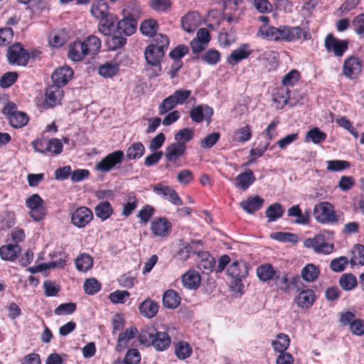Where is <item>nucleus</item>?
<instances>
[{
  "label": "nucleus",
  "mask_w": 364,
  "mask_h": 364,
  "mask_svg": "<svg viewBox=\"0 0 364 364\" xmlns=\"http://www.w3.org/2000/svg\"><path fill=\"white\" fill-rule=\"evenodd\" d=\"M139 341L144 345L153 346L158 351L166 350L171 343V337L166 332L158 331L153 325L141 328Z\"/></svg>",
  "instance_id": "f257e3e1"
},
{
  "label": "nucleus",
  "mask_w": 364,
  "mask_h": 364,
  "mask_svg": "<svg viewBox=\"0 0 364 364\" xmlns=\"http://www.w3.org/2000/svg\"><path fill=\"white\" fill-rule=\"evenodd\" d=\"M313 215L316 220L322 224H333L338 220L334 206L328 202H320L316 204Z\"/></svg>",
  "instance_id": "f03ea898"
},
{
  "label": "nucleus",
  "mask_w": 364,
  "mask_h": 364,
  "mask_svg": "<svg viewBox=\"0 0 364 364\" xmlns=\"http://www.w3.org/2000/svg\"><path fill=\"white\" fill-rule=\"evenodd\" d=\"M6 59L10 65L26 66L30 60V54L21 43H14L7 48Z\"/></svg>",
  "instance_id": "7ed1b4c3"
},
{
  "label": "nucleus",
  "mask_w": 364,
  "mask_h": 364,
  "mask_svg": "<svg viewBox=\"0 0 364 364\" xmlns=\"http://www.w3.org/2000/svg\"><path fill=\"white\" fill-rule=\"evenodd\" d=\"M124 159V154L121 150L114 151L102 159L95 165L97 171L107 173L119 166Z\"/></svg>",
  "instance_id": "20e7f679"
},
{
  "label": "nucleus",
  "mask_w": 364,
  "mask_h": 364,
  "mask_svg": "<svg viewBox=\"0 0 364 364\" xmlns=\"http://www.w3.org/2000/svg\"><path fill=\"white\" fill-rule=\"evenodd\" d=\"M348 39H338L333 33H328L324 40V47L328 53L332 52L336 57H342L348 49Z\"/></svg>",
  "instance_id": "39448f33"
},
{
  "label": "nucleus",
  "mask_w": 364,
  "mask_h": 364,
  "mask_svg": "<svg viewBox=\"0 0 364 364\" xmlns=\"http://www.w3.org/2000/svg\"><path fill=\"white\" fill-rule=\"evenodd\" d=\"M363 60L355 55L348 57L343 62L342 73L348 79L354 80L362 73Z\"/></svg>",
  "instance_id": "423d86ee"
},
{
  "label": "nucleus",
  "mask_w": 364,
  "mask_h": 364,
  "mask_svg": "<svg viewBox=\"0 0 364 364\" xmlns=\"http://www.w3.org/2000/svg\"><path fill=\"white\" fill-rule=\"evenodd\" d=\"M63 95V89L59 85L53 84L49 85L45 90L43 107L45 109H50L60 105Z\"/></svg>",
  "instance_id": "0eeeda50"
},
{
  "label": "nucleus",
  "mask_w": 364,
  "mask_h": 364,
  "mask_svg": "<svg viewBox=\"0 0 364 364\" xmlns=\"http://www.w3.org/2000/svg\"><path fill=\"white\" fill-rule=\"evenodd\" d=\"M92 211L85 206L77 208L71 215L72 224L78 228H85L92 220Z\"/></svg>",
  "instance_id": "6e6552de"
},
{
  "label": "nucleus",
  "mask_w": 364,
  "mask_h": 364,
  "mask_svg": "<svg viewBox=\"0 0 364 364\" xmlns=\"http://www.w3.org/2000/svg\"><path fill=\"white\" fill-rule=\"evenodd\" d=\"M287 25L279 27L267 26L261 28L262 38L276 42L287 43Z\"/></svg>",
  "instance_id": "1a4fd4ad"
},
{
  "label": "nucleus",
  "mask_w": 364,
  "mask_h": 364,
  "mask_svg": "<svg viewBox=\"0 0 364 364\" xmlns=\"http://www.w3.org/2000/svg\"><path fill=\"white\" fill-rule=\"evenodd\" d=\"M171 223L164 217L154 218L151 223V230L154 236L165 237L171 230Z\"/></svg>",
  "instance_id": "9d476101"
},
{
  "label": "nucleus",
  "mask_w": 364,
  "mask_h": 364,
  "mask_svg": "<svg viewBox=\"0 0 364 364\" xmlns=\"http://www.w3.org/2000/svg\"><path fill=\"white\" fill-rule=\"evenodd\" d=\"M74 72L67 65L59 67L52 74L51 79L53 85L63 87L73 78Z\"/></svg>",
  "instance_id": "9b49d317"
},
{
  "label": "nucleus",
  "mask_w": 364,
  "mask_h": 364,
  "mask_svg": "<svg viewBox=\"0 0 364 364\" xmlns=\"http://www.w3.org/2000/svg\"><path fill=\"white\" fill-rule=\"evenodd\" d=\"M154 192L166 199L176 205H183V200L176 191L168 186L158 183L154 187Z\"/></svg>",
  "instance_id": "f8f14e48"
},
{
  "label": "nucleus",
  "mask_w": 364,
  "mask_h": 364,
  "mask_svg": "<svg viewBox=\"0 0 364 364\" xmlns=\"http://www.w3.org/2000/svg\"><path fill=\"white\" fill-rule=\"evenodd\" d=\"M201 16L198 11H189L181 19L182 28L187 33H193L200 24Z\"/></svg>",
  "instance_id": "ddd939ff"
},
{
  "label": "nucleus",
  "mask_w": 364,
  "mask_h": 364,
  "mask_svg": "<svg viewBox=\"0 0 364 364\" xmlns=\"http://www.w3.org/2000/svg\"><path fill=\"white\" fill-rule=\"evenodd\" d=\"M305 246L314 249L316 252L323 254H329L333 250V245L326 242L321 235H316L314 238L306 240Z\"/></svg>",
  "instance_id": "4468645a"
},
{
  "label": "nucleus",
  "mask_w": 364,
  "mask_h": 364,
  "mask_svg": "<svg viewBox=\"0 0 364 364\" xmlns=\"http://www.w3.org/2000/svg\"><path fill=\"white\" fill-rule=\"evenodd\" d=\"M252 53V50L250 48V46L247 43L240 45L237 49L233 50L228 57V64L235 66L241 60L247 59Z\"/></svg>",
  "instance_id": "2eb2a0df"
},
{
  "label": "nucleus",
  "mask_w": 364,
  "mask_h": 364,
  "mask_svg": "<svg viewBox=\"0 0 364 364\" xmlns=\"http://www.w3.org/2000/svg\"><path fill=\"white\" fill-rule=\"evenodd\" d=\"M82 41L77 40L68 46V58L73 62L82 61L87 56V50Z\"/></svg>",
  "instance_id": "dca6fc26"
},
{
  "label": "nucleus",
  "mask_w": 364,
  "mask_h": 364,
  "mask_svg": "<svg viewBox=\"0 0 364 364\" xmlns=\"http://www.w3.org/2000/svg\"><path fill=\"white\" fill-rule=\"evenodd\" d=\"M227 272L236 282H241L248 274V266L244 261H235L228 267Z\"/></svg>",
  "instance_id": "f3484780"
},
{
  "label": "nucleus",
  "mask_w": 364,
  "mask_h": 364,
  "mask_svg": "<svg viewBox=\"0 0 364 364\" xmlns=\"http://www.w3.org/2000/svg\"><path fill=\"white\" fill-rule=\"evenodd\" d=\"M213 114V108L207 105H197L193 107L190 111V117L196 123L202 122L205 117L207 119H210Z\"/></svg>",
  "instance_id": "a211bd4d"
},
{
  "label": "nucleus",
  "mask_w": 364,
  "mask_h": 364,
  "mask_svg": "<svg viewBox=\"0 0 364 364\" xmlns=\"http://www.w3.org/2000/svg\"><path fill=\"white\" fill-rule=\"evenodd\" d=\"M287 43L296 42L303 38L308 41L311 36L309 30H305L299 26H290L287 25Z\"/></svg>",
  "instance_id": "6ab92c4d"
},
{
  "label": "nucleus",
  "mask_w": 364,
  "mask_h": 364,
  "mask_svg": "<svg viewBox=\"0 0 364 364\" xmlns=\"http://www.w3.org/2000/svg\"><path fill=\"white\" fill-rule=\"evenodd\" d=\"M315 301V292L309 289L301 290L294 299V301L299 307L306 309L311 307Z\"/></svg>",
  "instance_id": "aec40b11"
},
{
  "label": "nucleus",
  "mask_w": 364,
  "mask_h": 364,
  "mask_svg": "<svg viewBox=\"0 0 364 364\" xmlns=\"http://www.w3.org/2000/svg\"><path fill=\"white\" fill-rule=\"evenodd\" d=\"M262 60L267 73L275 71L279 65V55L276 50L265 51Z\"/></svg>",
  "instance_id": "412c9836"
},
{
  "label": "nucleus",
  "mask_w": 364,
  "mask_h": 364,
  "mask_svg": "<svg viewBox=\"0 0 364 364\" xmlns=\"http://www.w3.org/2000/svg\"><path fill=\"white\" fill-rule=\"evenodd\" d=\"M98 29L105 36H110L116 30L115 23L117 18L115 15L110 14L105 17L99 19Z\"/></svg>",
  "instance_id": "4be33fe9"
},
{
  "label": "nucleus",
  "mask_w": 364,
  "mask_h": 364,
  "mask_svg": "<svg viewBox=\"0 0 364 364\" xmlns=\"http://www.w3.org/2000/svg\"><path fill=\"white\" fill-rule=\"evenodd\" d=\"M290 90L284 86L275 88L272 94V100L277 104L278 109H282L288 104L290 99Z\"/></svg>",
  "instance_id": "5701e85b"
},
{
  "label": "nucleus",
  "mask_w": 364,
  "mask_h": 364,
  "mask_svg": "<svg viewBox=\"0 0 364 364\" xmlns=\"http://www.w3.org/2000/svg\"><path fill=\"white\" fill-rule=\"evenodd\" d=\"M186 144L174 142L166 148L165 156L168 161H175L186 152Z\"/></svg>",
  "instance_id": "b1692460"
},
{
  "label": "nucleus",
  "mask_w": 364,
  "mask_h": 364,
  "mask_svg": "<svg viewBox=\"0 0 364 364\" xmlns=\"http://www.w3.org/2000/svg\"><path fill=\"white\" fill-rule=\"evenodd\" d=\"M221 55L220 53L215 49L211 48L205 51L200 55H197L192 58L193 61L201 60L206 64L210 65H215L220 61Z\"/></svg>",
  "instance_id": "393cba45"
},
{
  "label": "nucleus",
  "mask_w": 364,
  "mask_h": 364,
  "mask_svg": "<svg viewBox=\"0 0 364 364\" xmlns=\"http://www.w3.org/2000/svg\"><path fill=\"white\" fill-rule=\"evenodd\" d=\"M183 286L188 289H196L200 284L201 277L198 272L190 269L181 277Z\"/></svg>",
  "instance_id": "a878e982"
},
{
  "label": "nucleus",
  "mask_w": 364,
  "mask_h": 364,
  "mask_svg": "<svg viewBox=\"0 0 364 364\" xmlns=\"http://www.w3.org/2000/svg\"><path fill=\"white\" fill-rule=\"evenodd\" d=\"M256 181L255 176L251 169H247L238 174L235 178V186L246 191Z\"/></svg>",
  "instance_id": "bb28decb"
},
{
  "label": "nucleus",
  "mask_w": 364,
  "mask_h": 364,
  "mask_svg": "<svg viewBox=\"0 0 364 364\" xmlns=\"http://www.w3.org/2000/svg\"><path fill=\"white\" fill-rule=\"evenodd\" d=\"M21 252V247L18 244H9L0 247V257L4 261H14Z\"/></svg>",
  "instance_id": "cd10ccee"
},
{
  "label": "nucleus",
  "mask_w": 364,
  "mask_h": 364,
  "mask_svg": "<svg viewBox=\"0 0 364 364\" xmlns=\"http://www.w3.org/2000/svg\"><path fill=\"white\" fill-rule=\"evenodd\" d=\"M159 307L157 302L151 299H146L139 304V310L142 316L151 318L158 313Z\"/></svg>",
  "instance_id": "c85d7f7f"
},
{
  "label": "nucleus",
  "mask_w": 364,
  "mask_h": 364,
  "mask_svg": "<svg viewBox=\"0 0 364 364\" xmlns=\"http://www.w3.org/2000/svg\"><path fill=\"white\" fill-rule=\"evenodd\" d=\"M83 46L87 50V55H95L97 54L101 48L102 42L99 37L95 35L88 36L82 41Z\"/></svg>",
  "instance_id": "c756f323"
},
{
  "label": "nucleus",
  "mask_w": 364,
  "mask_h": 364,
  "mask_svg": "<svg viewBox=\"0 0 364 364\" xmlns=\"http://www.w3.org/2000/svg\"><path fill=\"white\" fill-rule=\"evenodd\" d=\"M264 204V199L259 196L250 197L246 200L240 203V206L248 213H254L262 208Z\"/></svg>",
  "instance_id": "7c9ffc66"
},
{
  "label": "nucleus",
  "mask_w": 364,
  "mask_h": 364,
  "mask_svg": "<svg viewBox=\"0 0 364 364\" xmlns=\"http://www.w3.org/2000/svg\"><path fill=\"white\" fill-rule=\"evenodd\" d=\"M256 273L260 281L266 282L274 279L277 271L271 264L265 263L257 267Z\"/></svg>",
  "instance_id": "2f4dec72"
},
{
  "label": "nucleus",
  "mask_w": 364,
  "mask_h": 364,
  "mask_svg": "<svg viewBox=\"0 0 364 364\" xmlns=\"http://www.w3.org/2000/svg\"><path fill=\"white\" fill-rule=\"evenodd\" d=\"M164 56L162 50H157L154 46H148L144 50V57L148 65L160 64Z\"/></svg>",
  "instance_id": "473e14b6"
},
{
  "label": "nucleus",
  "mask_w": 364,
  "mask_h": 364,
  "mask_svg": "<svg viewBox=\"0 0 364 364\" xmlns=\"http://www.w3.org/2000/svg\"><path fill=\"white\" fill-rule=\"evenodd\" d=\"M90 12L97 19L105 17L110 14L109 5L105 0H95L91 6Z\"/></svg>",
  "instance_id": "72a5a7b5"
},
{
  "label": "nucleus",
  "mask_w": 364,
  "mask_h": 364,
  "mask_svg": "<svg viewBox=\"0 0 364 364\" xmlns=\"http://www.w3.org/2000/svg\"><path fill=\"white\" fill-rule=\"evenodd\" d=\"M202 259L198 262V267L203 271V273H210L215 267V259L210 257L208 252H201L199 255Z\"/></svg>",
  "instance_id": "f704fd0d"
},
{
  "label": "nucleus",
  "mask_w": 364,
  "mask_h": 364,
  "mask_svg": "<svg viewBox=\"0 0 364 364\" xmlns=\"http://www.w3.org/2000/svg\"><path fill=\"white\" fill-rule=\"evenodd\" d=\"M75 264L78 271L86 272L92 267L93 259L90 255L82 253L76 257Z\"/></svg>",
  "instance_id": "c9c22d12"
},
{
  "label": "nucleus",
  "mask_w": 364,
  "mask_h": 364,
  "mask_svg": "<svg viewBox=\"0 0 364 364\" xmlns=\"http://www.w3.org/2000/svg\"><path fill=\"white\" fill-rule=\"evenodd\" d=\"M158 21L154 18L144 20L140 25V31L143 35L148 37H153L156 35L159 29Z\"/></svg>",
  "instance_id": "e433bc0d"
},
{
  "label": "nucleus",
  "mask_w": 364,
  "mask_h": 364,
  "mask_svg": "<svg viewBox=\"0 0 364 364\" xmlns=\"http://www.w3.org/2000/svg\"><path fill=\"white\" fill-rule=\"evenodd\" d=\"M113 212L114 210L112 206L108 201L100 202L95 208L96 216L100 218L102 221L108 219L113 214Z\"/></svg>",
  "instance_id": "4c0bfd02"
},
{
  "label": "nucleus",
  "mask_w": 364,
  "mask_h": 364,
  "mask_svg": "<svg viewBox=\"0 0 364 364\" xmlns=\"http://www.w3.org/2000/svg\"><path fill=\"white\" fill-rule=\"evenodd\" d=\"M145 153V147L140 142H134L127 149L126 156L128 160H136L142 157Z\"/></svg>",
  "instance_id": "58836bf2"
},
{
  "label": "nucleus",
  "mask_w": 364,
  "mask_h": 364,
  "mask_svg": "<svg viewBox=\"0 0 364 364\" xmlns=\"http://www.w3.org/2000/svg\"><path fill=\"white\" fill-rule=\"evenodd\" d=\"M162 301L165 307L175 309L179 305L181 298L176 291L168 289L164 292Z\"/></svg>",
  "instance_id": "ea45409f"
},
{
  "label": "nucleus",
  "mask_w": 364,
  "mask_h": 364,
  "mask_svg": "<svg viewBox=\"0 0 364 364\" xmlns=\"http://www.w3.org/2000/svg\"><path fill=\"white\" fill-rule=\"evenodd\" d=\"M69 34L65 29H62L50 34L49 37V43L54 48H60L68 41Z\"/></svg>",
  "instance_id": "a19ab883"
},
{
  "label": "nucleus",
  "mask_w": 364,
  "mask_h": 364,
  "mask_svg": "<svg viewBox=\"0 0 364 364\" xmlns=\"http://www.w3.org/2000/svg\"><path fill=\"white\" fill-rule=\"evenodd\" d=\"M290 339L287 334L280 333L277 334L275 340L272 341V346L274 350L278 353H284L289 348Z\"/></svg>",
  "instance_id": "79ce46f5"
},
{
  "label": "nucleus",
  "mask_w": 364,
  "mask_h": 364,
  "mask_svg": "<svg viewBox=\"0 0 364 364\" xmlns=\"http://www.w3.org/2000/svg\"><path fill=\"white\" fill-rule=\"evenodd\" d=\"M8 119L11 127L18 129L28 124L29 117L26 113L18 111L15 114L9 117Z\"/></svg>",
  "instance_id": "37998d69"
},
{
  "label": "nucleus",
  "mask_w": 364,
  "mask_h": 364,
  "mask_svg": "<svg viewBox=\"0 0 364 364\" xmlns=\"http://www.w3.org/2000/svg\"><path fill=\"white\" fill-rule=\"evenodd\" d=\"M136 31V26L129 19L117 21L115 32L119 35L131 36Z\"/></svg>",
  "instance_id": "c03bdc74"
},
{
  "label": "nucleus",
  "mask_w": 364,
  "mask_h": 364,
  "mask_svg": "<svg viewBox=\"0 0 364 364\" xmlns=\"http://www.w3.org/2000/svg\"><path fill=\"white\" fill-rule=\"evenodd\" d=\"M195 243L201 244V242L193 241L191 244L185 243L183 247L178 251L177 255L178 258L183 261H186L191 257V255H198V256L200 255L201 252L196 250L193 247Z\"/></svg>",
  "instance_id": "a18cd8bd"
},
{
  "label": "nucleus",
  "mask_w": 364,
  "mask_h": 364,
  "mask_svg": "<svg viewBox=\"0 0 364 364\" xmlns=\"http://www.w3.org/2000/svg\"><path fill=\"white\" fill-rule=\"evenodd\" d=\"M320 274L318 267L313 264H307L304 266L301 271V277L306 282L315 281Z\"/></svg>",
  "instance_id": "49530a36"
},
{
  "label": "nucleus",
  "mask_w": 364,
  "mask_h": 364,
  "mask_svg": "<svg viewBox=\"0 0 364 364\" xmlns=\"http://www.w3.org/2000/svg\"><path fill=\"white\" fill-rule=\"evenodd\" d=\"M284 213V210L280 203H275L270 205L265 211L266 217L269 222L275 221L281 218Z\"/></svg>",
  "instance_id": "de8ad7c7"
},
{
  "label": "nucleus",
  "mask_w": 364,
  "mask_h": 364,
  "mask_svg": "<svg viewBox=\"0 0 364 364\" xmlns=\"http://www.w3.org/2000/svg\"><path fill=\"white\" fill-rule=\"evenodd\" d=\"M274 283L276 286L284 292H289L290 289V282L289 277V273L283 272L276 274L274 277Z\"/></svg>",
  "instance_id": "09e8293b"
},
{
  "label": "nucleus",
  "mask_w": 364,
  "mask_h": 364,
  "mask_svg": "<svg viewBox=\"0 0 364 364\" xmlns=\"http://www.w3.org/2000/svg\"><path fill=\"white\" fill-rule=\"evenodd\" d=\"M139 200L134 193H131L127 196V201L123 205L122 215L129 217L133 211L137 208Z\"/></svg>",
  "instance_id": "8fccbe9b"
},
{
  "label": "nucleus",
  "mask_w": 364,
  "mask_h": 364,
  "mask_svg": "<svg viewBox=\"0 0 364 364\" xmlns=\"http://www.w3.org/2000/svg\"><path fill=\"white\" fill-rule=\"evenodd\" d=\"M119 71V65L115 62H109L99 67L98 72L100 75L105 77H111L115 75Z\"/></svg>",
  "instance_id": "3c124183"
},
{
  "label": "nucleus",
  "mask_w": 364,
  "mask_h": 364,
  "mask_svg": "<svg viewBox=\"0 0 364 364\" xmlns=\"http://www.w3.org/2000/svg\"><path fill=\"white\" fill-rule=\"evenodd\" d=\"M192 353L191 346L185 341H179L175 348V354L178 359L184 360L189 358Z\"/></svg>",
  "instance_id": "603ef678"
},
{
  "label": "nucleus",
  "mask_w": 364,
  "mask_h": 364,
  "mask_svg": "<svg viewBox=\"0 0 364 364\" xmlns=\"http://www.w3.org/2000/svg\"><path fill=\"white\" fill-rule=\"evenodd\" d=\"M327 135L318 127L311 129L306 134L305 141H312L314 144H319L326 139Z\"/></svg>",
  "instance_id": "864d4df0"
},
{
  "label": "nucleus",
  "mask_w": 364,
  "mask_h": 364,
  "mask_svg": "<svg viewBox=\"0 0 364 364\" xmlns=\"http://www.w3.org/2000/svg\"><path fill=\"white\" fill-rule=\"evenodd\" d=\"M149 46H154L157 50H162V53L165 54L169 46V38L165 34L158 33L153 36V41Z\"/></svg>",
  "instance_id": "5fc2aeb1"
},
{
  "label": "nucleus",
  "mask_w": 364,
  "mask_h": 364,
  "mask_svg": "<svg viewBox=\"0 0 364 364\" xmlns=\"http://www.w3.org/2000/svg\"><path fill=\"white\" fill-rule=\"evenodd\" d=\"M326 164L327 171L333 172H338L348 169L351 166L349 161L338 159L327 161Z\"/></svg>",
  "instance_id": "6e6d98bb"
},
{
  "label": "nucleus",
  "mask_w": 364,
  "mask_h": 364,
  "mask_svg": "<svg viewBox=\"0 0 364 364\" xmlns=\"http://www.w3.org/2000/svg\"><path fill=\"white\" fill-rule=\"evenodd\" d=\"M149 6L156 12L166 13L171 9L172 2L171 0H150Z\"/></svg>",
  "instance_id": "4d7b16f0"
},
{
  "label": "nucleus",
  "mask_w": 364,
  "mask_h": 364,
  "mask_svg": "<svg viewBox=\"0 0 364 364\" xmlns=\"http://www.w3.org/2000/svg\"><path fill=\"white\" fill-rule=\"evenodd\" d=\"M102 288L100 282L95 278L86 279L83 284L85 292L89 295L96 294Z\"/></svg>",
  "instance_id": "13d9d810"
},
{
  "label": "nucleus",
  "mask_w": 364,
  "mask_h": 364,
  "mask_svg": "<svg viewBox=\"0 0 364 364\" xmlns=\"http://www.w3.org/2000/svg\"><path fill=\"white\" fill-rule=\"evenodd\" d=\"M110 36V38L107 41L109 50H114L121 48L127 43V38L122 35H117L115 32L114 34H111Z\"/></svg>",
  "instance_id": "bf43d9fd"
},
{
  "label": "nucleus",
  "mask_w": 364,
  "mask_h": 364,
  "mask_svg": "<svg viewBox=\"0 0 364 364\" xmlns=\"http://www.w3.org/2000/svg\"><path fill=\"white\" fill-rule=\"evenodd\" d=\"M138 333L139 331L135 326H132L125 329L124 331L122 332L119 335L117 339V346L122 347L123 343L125 345L127 341H129L131 339L134 338Z\"/></svg>",
  "instance_id": "052dcab7"
},
{
  "label": "nucleus",
  "mask_w": 364,
  "mask_h": 364,
  "mask_svg": "<svg viewBox=\"0 0 364 364\" xmlns=\"http://www.w3.org/2000/svg\"><path fill=\"white\" fill-rule=\"evenodd\" d=\"M300 77V73L297 70L293 69L282 77V85L285 87H293L299 80Z\"/></svg>",
  "instance_id": "680f3d73"
},
{
  "label": "nucleus",
  "mask_w": 364,
  "mask_h": 364,
  "mask_svg": "<svg viewBox=\"0 0 364 364\" xmlns=\"http://www.w3.org/2000/svg\"><path fill=\"white\" fill-rule=\"evenodd\" d=\"M194 136V130L190 128H183L180 129L174 135V139L177 143H183L186 144L190 141Z\"/></svg>",
  "instance_id": "e2e57ef3"
},
{
  "label": "nucleus",
  "mask_w": 364,
  "mask_h": 364,
  "mask_svg": "<svg viewBox=\"0 0 364 364\" xmlns=\"http://www.w3.org/2000/svg\"><path fill=\"white\" fill-rule=\"evenodd\" d=\"M272 239L279 242H289L296 243L298 242V236L294 233L286 232H275L270 235Z\"/></svg>",
  "instance_id": "0e129e2a"
},
{
  "label": "nucleus",
  "mask_w": 364,
  "mask_h": 364,
  "mask_svg": "<svg viewBox=\"0 0 364 364\" xmlns=\"http://www.w3.org/2000/svg\"><path fill=\"white\" fill-rule=\"evenodd\" d=\"M339 284L344 290L350 291L356 287L357 280L353 274H345L340 277Z\"/></svg>",
  "instance_id": "69168bd1"
},
{
  "label": "nucleus",
  "mask_w": 364,
  "mask_h": 364,
  "mask_svg": "<svg viewBox=\"0 0 364 364\" xmlns=\"http://www.w3.org/2000/svg\"><path fill=\"white\" fill-rule=\"evenodd\" d=\"M154 213L155 208L152 205L146 204L139 211L136 216L140 219L141 223L146 224Z\"/></svg>",
  "instance_id": "338daca9"
},
{
  "label": "nucleus",
  "mask_w": 364,
  "mask_h": 364,
  "mask_svg": "<svg viewBox=\"0 0 364 364\" xmlns=\"http://www.w3.org/2000/svg\"><path fill=\"white\" fill-rule=\"evenodd\" d=\"M353 257L350 259V263L352 265L364 264V245H357L355 247V250L353 252Z\"/></svg>",
  "instance_id": "774afa93"
}]
</instances>
